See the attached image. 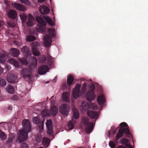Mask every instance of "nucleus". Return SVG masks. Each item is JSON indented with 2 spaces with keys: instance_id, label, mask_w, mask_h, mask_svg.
<instances>
[{
  "instance_id": "nucleus-63",
  "label": "nucleus",
  "mask_w": 148,
  "mask_h": 148,
  "mask_svg": "<svg viewBox=\"0 0 148 148\" xmlns=\"http://www.w3.org/2000/svg\"><path fill=\"white\" fill-rule=\"evenodd\" d=\"M108 135L109 136L110 134V131H108Z\"/></svg>"
},
{
  "instance_id": "nucleus-44",
  "label": "nucleus",
  "mask_w": 148,
  "mask_h": 148,
  "mask_svg": "<svg viewBox=\"0 0 148 148\" xmlns=\"http://www.w3.org/2000/svg\"><path fill=\"white\" fill-rule=\"evenodd\" d=\"M95 84L96 85V86L97 87L98 90L100 92H102L103 91V88L101 86L99 85L97 83H95Z\"/></svg>"
},
{
  "instance_id": "nucleus-57",
  "label": "nucleus",
  "mask_w": 148,
  "mask_h": 148,
  "mask_svg": "<svg viewBox=\"0 0 148 148\" xmlns=\"http://www.w3.org/2000/svg\"><path fill=\"white\" fill-rule=\"evenodd\" d=\"M125 145L126 147H126V148H133V147L128 143H126L125 145Z\"/></svg>"
},
{
  "instance_id": "nucleus-49",
  "label": "nucleus",
  "mask_w": 148,
  "mask_h": 148,
  "mask_svg": "<svg viewBox=\"0 0 148 148\" xmlns=\"http://www.w3.org/2000/svg\"><path fill=\"white\" fill-rule=\"evenodd\" d=\"M47 127H52V121L51 120H48L46 123Z\"/></svg>"
},
{
  "instance_id": "nucleus-53",
  "label": "nucleus",
  "mask_w": 148,
  "mask_h": 148,
  "mask_svg": "<svg viewBox=\"0 0 148 148\" xmlns=\"http://www.w3.org/2000/svg\"><path fill=\"white\" fill-rule=\"evenodd\" d=\"M18 99V97L16 95H13L11 98V99L13 101L16 100Z\"/></svg>"
},
{
  "instance_id": "nucleus-46",
  "label": "nucleus",
  "mask_w": 148,
  "mask_h": 148,
  "mask_svg": "<svg viewBox=\"0 0 148 148\" xmlns=\"http://www.w3.org/2000/svg\"><path fill=\"white\" fill-rule=\"evenodd\" d=\"M47 62L48 64L49 65L52 64L53 62V58L50 56L48 55L47 58Z\"/></svg>"
},
{
  "instance_id": "nucleus-17",
  "label": "nucleus",
  "mask_w": 148,
  "mask_h": 148,
  "mask_svg": "<svg viewBox=\"0 0 148 148\" xmlns=\"http://www.w3.org/2000/svg\"><path fill=\"white\" fill-rule=\"evenodd\" d=\"M7 14L10 18L15 19L17 16V14L15 11L10 10L8 12Z\"/></svg>"
},
{
  "instance_id": "nucleus-28",
  "label": "nucleus",
  "mask_w": 148,
  "mask_h": 148,
  "mask_svg": "<svg viewBox=\"0 0 148 148\" xmlns=\"http://www.w3.org/2000/svg\"><path fill=\"white\" fill-rule=\"evenodd\" d=\"M44 18L50 25L51 26L53 25L54 23L53 21L48 16H45L44 17Z\"/></svg>"
},
{
  "instance_id": "nucleus-61",
  "label": "nucleus",
  "mask_w": 148,
  "mask_h": 148,
  "mask_svg": "<svg viewBox=\"0 0 148 148\" xmlns=\"http://www.w3.org/2000/svg\"><path fill=\"white\" fill-rule=\"evenodd\" d=\"M9 25L12 27H14V24H12L11 23H9L8 24Z\"/></svg>"
},
{
  "instance_id": "nucleus-37",
  "label": "nucleus",
  "mask_w": 148,
  "mask_h": 148,
  "mask_svg": "<svg viewBox=\"0 0 148 148\" xmlns=\"http://www.w3.org/2000/svg\"><path fill=\"white\" fill-rule=\"evenodd\" d=\"M32 121L34 123L38 124L40 122V119L38 116H37L32 119Z\"/></svg>"
},
{
  "instance_id": "nucleus-47",
  "label": "nucleus",
  "mask_w": 148,
  "mask_h": 148,
  "mask_svg": "<svg viewBox=\"0 0 148 148\" xmlns=\"http://www.w3.org/2000/svg\"><path fill=\"white\" fill-rule=\"evenodd\" d=\"M46 57L45 56H42L40 57L39 60L40 62L44 63L46 62Z\"/></svg>"
},
{
  "instance_id": "nucleus-2",
  "label": "nucleus",
  "mask_w": 148,
  "mask_h": 148,
  "mask_svg": "<svg viewBox=\"0 0 148 148\" xmlns=\"http://www.w3.org/2000/svg\"><path fill=\"white\" fill-rule=\"evenodd\" d=\"M119 126L120 127L116 137V140H118L120 138L122 137L124 133L126 135L124 136L125 137H126L127 136L129 138H132V135L131 134L129 130V127L127 123L124 122L121 123L120 124Z\"/></svg>"
},
{
  "instance_id": "nucleus-4",
  "label": "nucleus",
  "mask_w": 148,
  "mask_h": 148,
  "mask_svg": "<svg viewBox=\"0 0 148 148\" xmlns=\"http://www.w3.org/2000/svg\"><path fill=\"white\" fill-rule=\"evenodd\" d=\"M89 119L87 117H84L82 118V122L85 126L86 132L87 133H90L93 130L95 125L92 122H89Z\"/></svg>"
},
{
  "instance_id": "nucleus-50",
  "label": "nucleus",
  "mask_w": 148,
  "mask_h": 148,
  "mask_svg": "<svg viewBox=\"0 0 148 148\" xmlns=\"http://www.w3.org/2000/svg\"><path fill=\"white\" fill-rule=\"evenodd\" d=\"M19 61L22 64L27 65L28 64L27 61L24 58L20 59Z\"/></svg>"
},
{
  "instance_id": "nucleus-60",
  "label": "nucleus",
  "mask_w": 148,
  "mask_h": 148,
  "mask_svg": "<svg viewBox=\"0 0 148 148\" xmlns=\"http://www.w3.org/2000/svg\"><path fill=\"white\" fill-rule=\"evenodd\" d=\"M12 106H9L8 107V109L9 110H12Z\"/></svg>"
},
{
  "instance_id": "nucleus-43",
  "label": "nucleus",
  "mask_w": 148,
  "mask_h": 148,
  "mask_svg": "<svg viewBox=\"0 0 148 148\" xmlns=\"http://www.w3.org/2000/svg\"><path fill=\"white\" fill-rule=\"evenodd\" d=\"M0 138L3 140H5L7 138V136L4 132L0 130Z\"/></svg>"
},
{
  "instance_id": "nucleus-13",
  "label": "nucleus",
  "mask_w": 148,
  "mask_h": 148,
  "mask_svg": "<svg viewBox=\"0 0 148 148\" xmlns=\"http://www.w3.org/2000/svg\"><path fill=\"white\" fill-rule=\"evenodd\" d=\"M34 21V19L33 16L30 14H29L28 20L26 23L28 27L32 26L33 25Z\"/></svg>"
},
{
  "instance_id": "nucleus-39",
  "label": "nucleus",
  "mask_w": 148,
  "mask_h": 148,
  "mask_svg": "<svg viewBox=\"0 0 148 148\" xmlns=\"http://www.w3.org/2000/svg\"><path fill=\"white\" fill-rule=\"evenodd\" d=\"M130 142L129 140L125 138H123L121 139L120 143L123 145H125L126 143H129Z\"/></svg>"
},
{
  "instance_id": "nucleus-23",
  "label": "nucleus",
  "mask_w": 148,
  "mask_h": 148,
  "mask_svg": "<svg viewBox=\"0 0 148 148\" xmlns=\"http://www.w3.org/2000/svg\"><path fill=\"white\" fill-rule=\"evenodd\" d=\"M96 85L93 84H89L88 86V92H94L95 90Z\"/></svg>"
},
{
  "instance_id": "nucleus-24",
  "label": "nucleus",
  "mask_w": 148,
  "mask_h": 148,
  "mask_svg": "<svg viewBox=\"0 0 148 148\" xmlns=\"http://www.w3.org/2000/svg\"><path fill=\"white\" fill-rule=\"evenodd\" d=\"M72 109L74 118L75 119H78L79 117V114L77 109L75 107H73Z\"/></svg>"
},
{
  "instance_id": "nucleus-14",
  "label": "nucleus",
  "mask_w": 148,
  "mask_h": 148,
  "mask_svg": "<svg viewBox=\"0 0 148 148\" xmlns=\"http://www.w3.org/2000/svg\"><path fill=\"white\" fill-rule=\"evenodd\" d=\"M17 79V77L13 75H7V79L10 83H13L16 82Z\"/></svg>"
},
{
  "instance_id": "nucleus-26",
  "label": "nucleus",
  "mask_w": 148,
  "mask_h": 148,
  "mask_svg": "<svg viewBox=\"0 0 148 148\" xmlns=\"http://www.w3.org/2000/svg\"><path fill=\"white\" fill-rule=\"evenodd\" d=\"M70 93H62V99L64 102H69V96Z\"/></svg>"
},
{
  "instance_id": "nucleus-33",
  "label": "nucleus",
  "mask_w": 148,
  "mask_h": 148,
  "mask_svg": "<svg viewBox=\"0 0 148 148\" xmlns=\"http://www.w3.org/2000/svg\"><path fill=\"white\" fill-rule=\"evenodd\" d=\"M81 85L78 83H77L75 86L73 91L72 92H79Z\"/></svg>"
},
{
  "instance_id": "nucleus-22",
  "label": "nucleus",
  "mask_w": 148,
  "mask_h": 148,
  "mask_svg": "<svg viewBox=\"0 0 148 148\" xmlns=\"http://www.w3.org/2000/svg\"><path fill=\"white\" fill-rule=\"evenodd\" d=\"M97 101L99 104L102 105L106 101V99L104 96L102 95L99 96L97 99Z\"/></svg>"
},
{
  "instance_id": "nucleus-54",
  "label": "nucleus",
  "mask_w": 148,
  "mask_h": 148,
  "mask_svg": "<svg viewBox=\"0 0 148 148\" xmlns=\"http://www.w3.org/2000/svg\"><path fill=\"white\" fill-rule=\"evenodd\" d=\"M92 109L95 110L97 109L98 107L95 104L93 103L92 104Z\"/></svg>"
},
{
  "instance_id": "nucleus-59",
  "label": "nucleus",
  "mask_w": 148,
  "mask_h": 148,
  "mask_svg": "<svg viewBox=\"0 0 148 148\" xmlns=\"http://www.w3.org/2000/svg\"><path fill=\"white\" fill-rule=\"evenodd\" d=\"M50 1L51 0H50ZM38 1L39 3H42L45 0H38Z\"/></svg>"
},
{
  "instance_id": "nucleus-18",
  "label": "nucleus",
  "mask_w": 148,
  "mask_h": 148,
  "mask_svg": "<svg viewBox=\"0 0 148 148\" xmlns=\"http://www.w3.org/2000/svg\"><path fill=\"white\" fill-rule=\"evenodd\" d=\"M74 80V77L72 75L70 74L68 76L67 79V84L69 87H70L72 85Z\"/></svg>"
},
{
  "instance_id": "nucleus-40",
  "label": "nucleus",
  "mask_w": 148,
  "mask_h": 148,
  "mask_svg": "<svg viewBox=\"0 0 148 148\" xmlns=\"http://www.w3.org/2000/svg\"><path fill=\"white\" fill-rule=\"evenodd\" d=\"M15 137V135L13 134H10L9 135V138L7 141V143H10L12 142Z\"/></svg>"
},
{
  "instance_id": "nucleus-5",
  "label": "nucleus",
  "mask_w": 148,
  "mask_h": 148,
  "mask_svg": "<svg viewBox=\"0 0 148 148\" xmlns=\"http://www.w3.org/2000/svg\"><path fill=\"white\" fill-rule=\"evenodd\" d=\"M70 109L69 106L65 103L62 104L59 108V111L60 113L62 114L64 116H67L68 114Z\"/></svg>"
},
{
  "instance_id": "nucleus-41",
  "label": "nucleus",
  "mask_w": 148,
  "mask_h": 148,
  "mask_svg": "<svg viewBox=\"0 0 148 148\" xmlns=\"http://www.w3.org/2000/svg\"><path fill=\"white\" fill-rule=\"evenodd\" d=\"M47 134L51 136H52L53 134L52 127H47Z\"/></svg>"
},
{
  "instance_id": "nucleus-42",
  "label": "nucleus",
  "mask_w": 148,
  "mask_h": 148,
  "mask_svg": "<svg viewBox=\"0 0 148 148\" xmlns=\"http://www.w3.org/2000/svg\"><path fill=\"white\" fill-rule=\"evenodd\" d=\"M79 93H72V98L71 100L72 103H73L74 101V100L73 99V98L75 99L79 97Z\"/></svg>"
},
{
  "instance_id": "nucleus-20",
  "label": "nucleus",
  "mask_w": 148,
  "mask_h": 148,
  "mask_svg": "<svg viewBox=\"0 0 148 148\" xmlns=\"http://www.w3.org/2000/svg\"><path fill=\"white\" fill-rule=\"evenodd\" d=\"M29 63L31 65L35 67L37 65V60L34 57H31L29 59Z\"/></svg>"
},
{
  "instance_id": "nucleus-36",
  "label": "nucleus",
  "mask_w": 148,
  "mask_h": 148,
  "mask_svg": "<svg viewBox=\"0 0 148 148\" xmlns=\"http://www.w3.org/2000/svg\"><path fill=\"white\" fill-rule=\"evenodd\" d=\"M48 32L49 35L52 37L55 36V30L54 29H48Z\"/></svg>"
},
{
  "instance_id": "nucleus-30",
  "label": "nucleus",
  "mask_w": 148,
  "mask_h": 148,
  "mask_svg": "<svg viewBox=\"0 0 148 148\" xmlns=\"http://www.w3.org/2000/svg\"><path fill=\"white\" fill-rule=\"evenodd\" d=\"M50 139L45 137H44L42 139V142L43 145L47 147L50 144Z\"/></svg>"
},
{
  "instance_id": "nucleus-8",
  "label": "nucleus",
  "mask_w": 148,
  "mask_h": 148,
  "mask_svg": "<svg viewBox=\"0 0 148 148\" xmlns=\"http://www.w3.org/2000/svg\"><path fill=\"white\" fill-rule=\"evenodd\" d=\"M43 44L46 47H48L51 45L52 40L51 37L49 35H46L44 37Z\"/></svg>"
},
{
  "instance_id": "nucleus-38",
  "label": "nucleus",
  "mask_w": 148,
  "mask_h": 148,
  "mask_svg": "<svg viewBox=\"0 0 148 148\" xmlns=\"http://www.w3.org/2000/svg\"><path fill=\"white\" fill-rule=\"evenodd\" d=\"M36 38L34 36L31 35H28L26 38L27 40L29 42L33 41L35 40Z\"/></svg>"
},
{
  "instance_id": "nucleus-52",
  "label": "nucleus",
  "mask_w": 148,
  "mask_h": 148,
  "mask_svg": "<svg viewBox=\"0 0 148 148\" xmlns=\"http://www.w3.org/2000/svg\"><path fill=\"white\" fill-rule=\"evenodd\" d=\"M21 148H29L28 145L25 143H22L21 146Z\"/></svg>"
},
{
  "instance_id": "nucleus-12",
  "label": "nucleus",
  "mask_w": 148,
  "mask_h": 148,
  "mask_svg": "<svg viewBox=\"0 0 148 148\" xmlns=\"http://www.w3.org/2000/svg\"><path fill=\"white\" fill-rule=\"evenodd\" d=\"M21 51L27 57L30 55L31 52L29 47L26 46H24L21 49Z\"/></svg>"
},
{
  "instance_id": "nucleus-31",
  "label": "nucleus",
  "mask_w": 148,
  "mask_h": 148,
  "mask_svg": "<svg viewBox=\"0 0 148 148\" xmlns=\"http://www.w3.org/2000/svg\"><path fill=\"white\" fill-rule=\"evenodd\" d=\"M41 114L43 117H45L48 116H50L49 110L47 109L43 110L42 111Z\"/></svg>"
},
{
  "instance_id": "nucleus-7",
  "label": "nucleus",
  "mask_w": 148,
  "mask_h": 148,
  "mask_svg": "<svg viewBox=\"0 0 148 148\" xmlns=\"http://www.w3.org/2000/svg\"><path fill=\"white\" fill-rule=\"evenodd\" d=\"M21 74L24 77H28L31 78V72L30 69L28 68H24L22 70Z\"/></svg>"
},
{
  "instance_id": "nucleus-45",
  "label": "nucleus",
  "mask_w": 148,
  "mask_h": 148,
  "mask_svg": "<svg viewBox=\"0 0 148 148\" xmlns=\"http://www.w3.org/2000/svg\"><path fill=\"white\" fill-rule=\"evenodd\" d=\"M6 83L4 79L0 78V86H4L6 85Z\"/></svg>"
},
{
  "instance_id": "nucleus-9",
  "label": "nucleus",
  "mask_w": 148,
  "mask_h": 148,
  "mask_svg": "<svg viewBox=\"0 0 148 148\" xmlns=\"http://www.w3.org/2000/svg\"><path fill=\"white\" fill-rule=\"evenodd\" d=\"M39 10L40 12L42 14H47L50 12L49 8L44 5L40 6Z\"/></svg>"
},
{
  "instance_id": "nucleus-11",
  "label": "nucleus",
  "mask_w": 148,
  "mask_h": 148,
  "mask_svg": "<svg viewBox=\"0 0 148 148\" xmlns=\"http://www.w3.org/2000/svg\"><path fill=\"white\" fill-rule=\"evenodd\" d=\"M48 69V67L47 65H44L40 66L38 70L39 74L42 75L45 74L47 71Z\"/></svg>"
},
{
  "instance_id": "nucleus-1",
  "label": "nucleus",
  "mask_w": 148,
  "mask_h": 148,
  "mask_svg": "<svg viewBox=\"0 0 148 148\" xmlns=\"http://www.w3.org/2000/svg\"><path fill=\"white\" fill-rule=\"evenodd\" d=\"M23 128L20 130L17 140L19 143L27 140L28 138V133L31 130V125L27 119H24L22 122Z\"/></svg>"
},
{
  "instance_id": "nucleus-35",
  "label": "nucleus",
  "mask_w": 148,
  "mask_h": 148,
  "mask_svg": "<svg viewBox=\"0 0 148 148\" xmlns=\"http://www.w3.org/2000/svg\"><path fill=\"white\" fill-rule=\"evenodd\" d=\"M19 16L22 21L23 22H25L26 21L27 16L24 13H21L19 15Z\"/></svg>"
},
{
  "instance_id": "nucleus-25",
  "label": "nucleus",
  "mask_w": 148,
  "mask_h": 148,
  "mask_svg": "<svg viewBox=\"0 0 148 148\" xmlns=\"http://www.w3.org/2000/svg\"><path fill=\"white\" fill-rule=\"evenodd\" d=\"M9 62L13 64L15 67L19 68L20 67L18 62L13 58H11L9 60Z\"/></svg>"
},
{
  "instance_id": "nucleus-62",
  "label": "nucleus",
  "mask_w": 148,
  "mask_h": 148,
  "mask_svg": "<svg viewBox=\"0 0 148 148\" xmlns=\"http://www.w3.org/2000/svg\"><path fill=\"white\" fill-rule=\"evenodd\" d=\"M40 127L41 129L43 130V123H42L41 126H40Z\"/></svg>"
},
{
  "instance_id": "nucleus-21",
  "label": "nucleus",
  "mask_w": 148,
  "mask_h": 148,
  "mask_svg": "<svg viewBox=\"0 0 148 148\" xmlns=\"http://www.w3.org/2000/svg\"><path fill=\"white\" fill-rule=\"evenodd\" d=\"M13 5L14 7L18 10L24 11L26 10L25 8L21 4L16 3H14Z\"/></svg>"
},
{
  "instance_id": "nucleus-15",
  "label": "nucleus",
  "mask_w": 148,
  "mask_h": 148,
  "mask_svg": "<svg viewBox=\"0 0 148 148\" xmlns=\"http://www.w3.org/2000/svg\"><path fill=\"white\" fill-rule=\"evenodd\" d=\"M49 111L50 115L55 116L58 112V108L56 106H53L51 107V110Z\"/></svg>"
},
{
  "instance_id": "nucleus-64",
  "label": "nucleus",
  "mask_w": 148,
  "mask_h": 148,
  "mask_svg": "<svg viewBox=\"0 0 148 148\" xmlns=\"http://www.w3.org/2000/svg\"><path fill=\"white\" fill-rule=\"evenodd\" d=\"M38 148H43V147H40Z\"/></svg>"
},
{
  "instance_id": "nucleus-56",
  "label": "nucleus",
  "mask_w": 148,
  "mask_h": 148,
  "mask_svg": "<svg viewBox=\"0 0 148 148\" xmlns=\"http://www.w3.org/2000/svg\"><path fill=\"white\" fill-rule=\"evenodd\" d=\"M67 88V85L66 83L64 84L62 86V88L63 90H65Z\"/></svg>"
},
{
  "instance_id": "nucleus-3",
  "label": "nucleus",
  "mask_w": 148,
  "mask_h": 148,
  "mask_svg": "<svg viewBox=\"0 0 148 148\" xmlns=\"http://www.w3.org/2000/svg\"><path fill=\"white\" fill-rule=\"evenodd\" d=\"M36 20L39 23L37 25L36 28L38 32H44L46 29V22L40 16H38L36 18Z\"/></svg>"
},
{
  "instance_id": "nucleus-27",
  "label": "nucleus",
  "mask_w": 148,
  "mask_h": 148,
  "mask_svg": "<svg viewBox=\"0 0 148 148\" xmlns=\"http://www.w3.org/2000/svg\"><path fill=\"white\" fill-rule=\"evenodd\" d=\"M6 54L5 52L0 53V63H3L5 61V56Z\"/></svg>"
},
{
  "instance_id": "nucleus-55",
  "label": "nucleus",
  "mask_w": 148,
  "mask_h": 148,
  "mask_svg": "<svg viewBox=\"0 0 148 148\" xmlns=\"http://www.w3.org/2000/svg\"><path fill=\"white\" fill-rule=\"evenodd\" d=\"M20 1L22 3H24L25 4H28L29 3L28 0H20Z\"/></svg>"
},
{
  "instance_id": "nucleus-51",
  "label": "nucleus",
  "mask_w": 148,
  "mask_h": 148,
  "mask_svg": "<svg viewBox=\"0 0 148 148\" xmlns=\"http://www.w3.org/2000/svg\"><path fill=\"white\" fill-rule=\"evenodd\" d=\"M109 146L111 148H114L116 146L115 144L112 141H110L109 142Z\"/></svg>"
},
{
  "instance_id": "nucleus-10",
  "label": "nucleus",
  "mask_w": 148,
  "mask_h": 148,
  "mask_svg": "<svg viewBox=\"0 0 148 148\" xmlns=\"http://www.w3.org/2000/svg\"><path fill=\"white\" fill-rule=\"evenodd\" d=\"M87 114L92 119H97L99 117L98 112L92 110H88L87 112Z\"/></svg>"
},
{
  "instance_id": "nucleus-34",
  "label": "nucleus",
  "mask_w": 148,
  "mask_h": 148,
  "mask_svg": "<svg viewBox=\"0 0 148 148\" xmlns=\"http://www.w3.org/2000/svg\"><path fill=\"white\" fill-rule=\"evenodd\" d=\"M87 84L86 83L83 84L81 88V90L82 91V92H88Z\"/></svg>"
},
{
  "instance_id": "nucleus-48",
  "label": "nucleus",
  "mask_w": 148,
  "mask_h": 148,
  "mask_svg": "<svg viewBox=\"0 0 148 148\" xmlns=\"http://www.w3.org/2000/svg\"><path fill=\"white\" fill-rule=\"evenodd\" d=\"M74 126V124L71 121H69L68 124V126L70 130H72Z\"/></svg>"
},
{
  "instance_id": "nucleus-6",
  "label": "nucleus",
  "mask_w": 148,
  "mask_h": 148,
  "mask_svg": "<svg viewBox=\"0 0 148 148\" xmlns=\"http://www.w3.org/2000/svg\"><path fill=\"white\" fill-rule=\"evenodd\" d=\"M38 45V42H34L32 43V51L34 56H38L40 54V53L37 49Z\"/></svg>"
},
{
  "instance_id": "nucleus-16",
  "label": "nucleus",
  "mask_w": 148,
  "mask_h": 148,
  "mask_svg": "<svg viewBox=\"0 0 148 148\" xmlns=\"http://www.w3.org/2000/svg\"><path fill=\"white\" fill-rule=\"evenodd\" d=\"M96 97L95 93H86V99L89 102H91L94 100Z\"/></svg>"
},
{
  "instance_id": "nucleus-58",
  "label": "nucleus",
  "mask_w": 148,
  "mask_h": 148,
  "mask_svg": "<svg viewBox=\"0 0 148 148\" xmlns=\"http://www.w3.org/2000/svg\"><path fill=\"white\" fill-rule=\"evenodd\" d=\"M3 69L0 66V75L3 73Z\"/></svg>"
},
{
  "instance_id": "nucleus-19",
  "label": "nucleus",
  "mask_w": 148,
  "mask_h": 148,
  "mask_svg": "<svg viewBox=\"0 0 148 148\" xmlns=\"http://www.w3.org/2000/svg\"><path fill=\"white\" fill-rule=\"evenodd\" d=\"M11 55L14 57H17L20 54V51L17 49L12 48L10 50Z\"/></svg>"
},
{
  "instance_id": "nucleus-29",
  "label": "nucleus",
  "mask_w": 148,
  "mask_h": 148,
  "mask_svg": "<svg viewBox=\"0 0 148 148\" xmlns=\"http://www.w3.org/2000/svg\"><path fill=\"white\" fill-rule=\"evenodd\" d=\"M6 90L8 92H14V89L12 85L9 84L6 87Z\"/></svg>"
},
{
  "instance_id": "nucleus-32",
  "label": "nucleus",
  "mask_w": 148,
  "mask_h": 148,
  "mask_svg": "<svg viewBox=\"0 0 148 148\" xmlns=\"http://www.w3.org/2000/svg\"><path fill=\"white\" fill-rule=\"evenodd\" d=\"M81 106L83 110L86 111L89 108V104L87 103L83 102L81 103Z\"/></svg>"
}]
</instances>
